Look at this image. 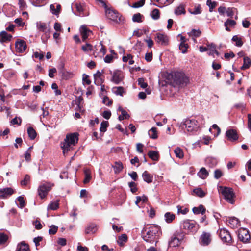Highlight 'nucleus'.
<instances>
[{
    "instance_id": "nucleus-1",
    "label": "nucleus",
    "mask_w": 251,
    "mask_h": 251,
    "mask_svg": "<svg viewBox=\"0 0 251 251\" xmlns=\"http://www.w3.org/2000/svg\"><path fill=\"white\" fill-rule=\"evenodd\" d=\"M168 79H170V83L174 87L178 86L184 87L189 82V79L183 73L180 72H174L168 75Z\"/></svg>"
},
{
    "instance_id": "nucleus-9",
    "label": "nucleus",
    "mask_w": 251,
    "mask_h": 251,
    "mask_svg": "<svg viewBox=\"0 0 251 251\" xmlns=\"http://www.w3.org/2000/svg\"><path fill=\"white\" fill-rule=\"evenodd\" d=\"M211 235L210 233L203 232L199 238V243L201 245L206 246L209 245L211 242Z\"/></svg>"
},
{
    "instance_id": "nucleus-55",
    "label": "nucleus",
    "mask_w": 251,
    "mask_h": 251,
    "mask_svg": "<svg viewBox=\"0 0 251 251\" xmlns=\"http://www.w3.org/2000/svg\"><path fill=\"white\" fill-rule=\"evenodd\" d=\"M128 185L132 193H135L137 191V185L134 182H129Z\"/></svg>"
},
{
    "instance_id": "nucleus-24",
    "label": "nucleus",
    "mask_w": 251,
    "mask_h": 251,
    "mask_svg": "<svg viewBox=\"0 0 251 251\" xmlns=\"http://www.w3.org/2000/svg\"><path fill=\"white\" fill-rule=\"evenodd\" d=\"M197 175L201 178L204 179L208 176L209 173L204 167H202L197 173Z\"/></svg>"
},
{
    "instance_id": "nucleus-14",
    "label": "nucleus",
    "mask_w": 251,
    "mask_h": 251,
    "mask_svg": "<svg viewBox=\"0 0 251 251\" xmlns=\"http://www.w3.org/2000/svg\"><path fill=\"white\" fill-rule=\"evenodd\" d=\"M168 38L167 35L161 33L156 34L155 41L161 45L166 46L168 45Z\"/></svg>"
},
{
    "instance_id": "nucleus-5",
    "label": "nucleus",
    "mask_w": 251,
    "mask_h": 251,
    "mask_svg": "<svg viewBox=\"0 0 251 251\" xmlns=\"http://www.w3.org/2000/svg\"><path fill=\"white\" fill-rule=\"evenodd\" d=\"M105 9L106 16L109 19L116 23H119L124 20L123 17L117 11L109 8L107 6L105 7Z\"/></svg>"
},
{
    "instance_id": "nucleus-54",
    "label": "nucleus",
    "mask_w": 251,
    "mask_h": 251,
    "mask_svg": "<svg viewBox=\"0 0 251 251\" xmlns=\"http://www.w3.org/2000/svg\"><path fill=\"white\" fill-rule=\"evenodd\" d=\"M212 130H215L216 131V133H214L215 136H218L221 131L220 128L216 124L213 125L212 127L209 129L210 132H212Z\"/></svg>"
},
{
    "instance_id": "nucleus-20",
    "label": "nucleus",
    "mask_w": 251,
    "mask_h": 251,
    "mask_svg": "<svg viewBox=\"0 0 251 251\" xmlns=\"http://www.w3.org/2000/svg\"><path fill=\"white\" fill-rule=\"evenodd\" d=\"M174 13L177 16L181 14H185V5L183 3L180 4L175 8Z\"/></svg>"
},
{
    "instance_id": "nucleus-59",
    "label": "nucleus",
    "mask_w": 251,
    "mask_h": 251,
    "mask_svg": "<svg viewBox=\"0 0 251 251\" xmlns=\"http://www.w3.org/2000/svg\"><path fill=\"white\" fill-rule=\"evenodd\" d=\"M145 0H140L139 1L134 3L132 6L134 8H139L142 7L145 3Z\"/></svg>"
},
{
    "instance_id": "nucleus-46",
    "label": "nucleus",
    "mask_w": 251,
    "mask_h": 251,
    "mask_svg": "<svg viewBox=\"0 0 251 251\" xmlns=\"http://www.w3.org/2000/svg\"><path fill=\"white\" fill-rule=\"evenodd\" d=\"M109 125L108 122L106 121H103L101 123L100 131L102 132H104L106 131L107 127Z\"/></svg>"
},
{
    "instance_id": "nucleus-31",
    "label": "nucleus",
    "mask_w": 251,
    "mask_h": 251,
    "mask_svg": "<svg viewBox=\"0 0 251 251\" xmlns=\"http://www.w3.org/2000/svg\"><path fill=\"white\" fill-rule=\"evenodd\" d=\"M236 25V22L233 20L227 19L224 23V25L226 27V30L229 31L230 30L228 26L233 27Z\"/></svg>"
},
{
    "instance_id": "nucleus-64",
    "label": "nucleus",
    "mask_w": 251,
    "mask_h": 251,
    "mask_svg": "<svg viewBox=\"0 0 251 251\" xmlns=\"http://www.w3.org/2000/svg\"><path fill=\"white\" fill-rule=\"evenodd\" d=\"M234 10H235V9L234 8H228L226 11L227 16L230 17H232L234 15Z\"/></svg>"
},
{
    "instance_id": "nucleus-41",
    "label": "nucleus",
    "mask_w": 251,
    "mask_h": 251,
    "mask_svg": "<svg viewBox=\"0 0 251 251\" xmlns=\"http://www.w3.org/2000/svg\"><path fill=\"white\" fill-rule=\"evenodd\" d=\"M174 152L175 153L176 157L180 159L182 158L184 156L183 151L179 147H177L176 149H175L174 150Z\"/></svg>"
},
{
    "instance_id": "nucleus-15",
    "label": "nucleus",
    "mask_w": 251,
    "mask_h": 251,
    "mask_svg": "<svg viewBox=\"0 0 251 251\" xmlns=\"http://www.w3.org/2000/svg\"><path fill=\"white\" fill-rule=\"evenodd\" d=\"M15 191L11 188L7 187L0 189V198L5 199L11 196Z\"/></svg>"
},
{
    "instance_id": "nucleus-12",
    "label": "nucleus",
    "mask_w": 251,
    "mask_h": 251,
    "mask_svg": "<svg viewBox=\"0 0 251 251\" xmlns=\"http://www.w3.org/2000/svg\"><path fill=\"white\" fill-rule=\"evenodd\" d=\"M181 226L183 229L188 230L195 231L197 229L196 227V222L190 220H184L182 223Z\"/></svg>"
},
{
    "instance_id": "nucleus-29",
    "label": "nucleus",
    "mask_w": 251,
    "mask_h": 251,
    "mask_svg": "<svg viewBox=\"0 0 251 251\" xmlns=\"http://www.w3.org/2000/svg\"><path fill=\"white\" fill-rule=\"evenodd\" d=\"M244 63L242 66L241 67V70H245L250 67L251 65V59L249 57H244Z\"/></svg>"
},
{
    "instance_id": "nucleus-8",
    "label": "nucleus",
    "mask_w": 251,
    "mask_h": 251,
    "mask_svg": "<svg viewBox=\"0 0 251 251\" xmlns=\"http://www.w3.org/2000/svg\"><path fill=\"white\" fill-rule=\"evenodd\" d=\"M36 26L37 29L44 33V37L48 39L50 37V27L45 23L41 22H37Z\"/></svg>"
},
{
    "instance_id": "nucleus-19",
    "label": "nucleus",
    "mask_w": 251,
    "mask_h": 251,
    "mask_svg": "<svg viewBox=\"0 0 251 251\" xmlns=\"http://www.w3.org/2000/svg\"><path fill=\"white\" fill-rule=\"evenodd\" d=\"M123 77L120 72L117 71L113 73L111 81L118 84L122 80Z\"/></svg>"
},
{
    "instance_id": "nucleus-38",
    "label": "nucleus",
    "mask_w": 251,
    "mask_h": 251,
    "mask_svg": "<svg viewBox=\"0 0 251 251\" xmlns=\"http://www.w3.org/2000/svg\"><path fill=\"white\" fill-rule=\"evenodd\" d=\"M59 207V201H58L50 202L48 206V210H55Z\"/></svg>"
},
{
    "instance_id": "nucleus-27",
    "label": "nucleus",
    "mask_w": 251,
    "mask_h": 251,
    "mask_svg": "<svg viewBox=\"0 0 251 251\" xmlns=\"http://www.w3.org/2000/svg\"><path fill=\"white\" fill-rule=\"evenodd\" d=\"M206 209L202 205H200L199 207H195L193 208V212L195 214H199L201 213L203 215L205 212Z\"/></svg>"
},
{
    "instance_id": "nucleus-17",
    "label": "nucleus",
    "mask_w": 251,
    "mask_h": 251,
    "mask_svg": "<svg viewBox=\"0 0 251 251\" xmlns=\"http://www.w3.org/2000/svg\"><path fill=\"white\" fill-rule=\"evenodd\" d=\"M80 32L83 41H85L92 33V31L84 25L80 27Z\"/></svg>"
},
{
    "instance_id": "nucleus-62",
    "label": "nucleus",
    "mask_w": 251,
    "mask_h": 251,
    "mask_svg": "<svg viewBox=\"0 0 251 251\" xmlns=\"http://www.w3.org/2000/svg\"><path fill=\"white\" fill-rule=\"evenodd\" d=\"M201 32L200 30L193 29L190 33V35L197 37L200 36Z\"/></svg>"
},
{
    "instance_id": "nucleus-32",
    "label": "nucleus",
    "mask_w": 251,
    "mask_h": 251,
    "mask_svg": "<svg viewBox=\"0 0 251 251\" xmlns=\"http://www.w3.org/2000/svg\"><path fill=\"white\" fill-rule=\"evenodd\" d=\"M164 217L165 221L167 223H170L175 219V215L171 212H168L165 214Z\"/></svg>"
},
{
    "instance_id": "nucleus-2",
    "label": "nucleus",
    "mask_w": 251,
    "mask_h": 251,
    "mask_svg": "<svg viewBox=\"0 0 251 251\" xmlns=\"http://www.w3.org/2000/svg\"><path fill=\"white\" fill-rule=\"evenodd\" d=\"M159 232L160 229L158 226H151L143 229L142 237L146 242L151 243L159 235Z\"/></svg>"
},
{
    "instance_id": "nucleus-53",
    "label": "nucleus",
    "mask_w": 251,
    "mask_h": 251,
    "mask_svg": "<svg viewBox=\"0 0 251 251\" xmlns=\"http://www.w3.org/2000/svg\"><path fill=\"white\" fill-rule=\"evenodd\" d=\"M188 48V45L187 44H185L184 43H181L179 45V50H181L182 53H185L187 51V50Z\"/></svg>"
},
{
    "instance_id": "nucleus-26",
    "label": "nucleus",
    "mask_w": 251,
    "mask_h": 251,
    "mask_svg": "<svg viewBox=\"0 0 251 251\" xmlns=\"http://www.w3.org/2000/svg\"><path fill=\"white\" fill-rule=\"evenodd\" d=\"M17 251H30L29 248L26 244L22 242L17 245Z\"/></svg>"
},
{
    "instance_id": "nucleus-37",
    "label": "nucleus",
    "mask_w": 251,
    "mask_h": 251,
    "mask_svg": "<svg viewBox=\"0 0 251 251\" xmlns=\"http://www.w3.org/2000/svg\"><path fill=\"white\" fill-rule=\"evenodd\" d=\"M157 128L156 127L151 128L148 131V134L150 138L152 139H156L158 137L157 133Z\"/></svg>"
},
{
    "instance_id": "nucleus-48",
    "label": "nucleus",
    "mask_w": 251,
    "mask_h": 251,
    "mask_svg": "<svg viewBox=\"0 0 251 251\" xmlns=\"http://www.w3.org/2000/svg\"><path fill=\"white\" fill-rule=\"evenodd\" d=\"M189 11L192 14L197 15L201 13V6L200 5L196 6L194 7L193 10L191 9L189 10Z\"/></svg>"
},
{
    "instance_id": "nucleus-21",
    "label": "nucleus",
    "mask_w": 251,
    "mask_h": 251,
    "mask_svg": "<svg viewBox=\"0 0 251 251\" xmlns=\"http://www.w3.org/2000/svg\"><path fill=\"white\" fill-rule=\"evenodd\" d=\"M12 36L8 34L6 31H3L0 33V42L1 43L6 42L11 40Z\"/></svg>"
},
{
    "instance_id": "nucleus-28",
    "label": "nucleus",
    "mask_w": 251,
    "mask_h": 251,
    "mask_svg": "<svg viewBox=\"0 0 251 251\" xmlns=\"http://www.w3.org/2000/svg\"><path fill=\"white\" fill-rule=\"evenodd\" d=\"M85 178L83 180L84 184L88 183L90 182L91 179V171L89 169H86L84 170Z\"/></svg>"
},
{
    "instance_id": "nucleus-36",
    "label": "nucleus",
    "mask_w": 251,
    "mask_h": 251,
    "mask_svg": "<svg viewBox=\"0 0 251 251\" xmlns=\"http://www.w3.org/2000/svg\"><path fill=\"white\" fill-rule=\"evenodd\" d=\"M112 91L117 95L123 96L125 93L124 89L123 87H114L112 88Z\"/></svg>"
},
{
    "instance_id": "nucleus-4",
    "label": "nucleus",
    "mask_w": 251,
    "mask_h": 251,
    "mask_svg": "<svg viewBox=\"0 0 251 251\" xmlns=\"http://www.w3.org/2000/svg\"><path fill=\"white\" fill-rule=\"evenodd\" d=\"M204 119L202 117H199L197 120L187 119L184 122L183 125L189 132H192L197 130L200 124H204Z\"/></svg>"
},
{
    "instance_id": "nucleus-18",
    "label": "nucleus",
    "mask_w": 251,
    "mask_h": 251,
    "mask_svg": "<svg viewBox=\"0 0 251 251\" xmlns=\"http://www.w3.org/2000/svg\"><path fill=\"white\" fill-rule=\"evenodd\" d=\"M74 4L76 8L77 11L78 12V15L79 16H85L84 14V11L85 9V4L84 3L76 2Z\"/></svg>"
},
{
    "instance_id": "nucleus-42",
    "label": "nucleus",
    "mask_w": 251,
    "mask_h": 251,
    "mask_svg": "<svg viewBox=\"0 0 251 251\" xmlns=\"http://www.w3.org/2000/svg\"><path fill=\"white\" fill-rule=\"evenodd\" d=\"M206 161L207 164L211 168L215 166L217 163L216 159L212 158H207Z\"/></svg>"
},
{
    "instance_id": "nucleus-7",
    "label": "nucleus",
    "mask_w": 251,
    "mask_h": 251,
    "mask_svg": "<svg viewBox=\"0 0 251 251\" xmlns=\"http://www.w3.org/2000/svg\"><path fill=\"white\" fill-rule=\"evenodd\" d=\"M220 190H221V193L227 202L231 204L234 203L233 197L234 194L232 188L220 186Z\"/></svg>"
},
{
    "instance_id": "nucleus-34",
    "label": "nucleus",
    "mask_w": 251,
    "mask_h": 251,
    "mask_svg": "<svg viewBox=\"0 0 251 251\" xmlns=\"http://www.w3.org/2000/svg\"><path fill=\"white\" fill-rule=\"evenodd\" d=\"M27 131L28 136L31 140H34L36 138L37 133L33 127H29L27 128Z\"/></svg>"
},
{
    "instance_id": "nucleus-22",
    "label": "nucleus",
    "mask_w": 251,
    "mask_h": 251,
    "mask_svg": "<svg viewBox=\"0 0 251 251\" xmlns=\"http://www.w3.org/2000/svg\"><path fill=\"white\" fill-rule=\"evenodd\" d=\"M112 167L114 170L115 174H118L122 171L123 169V165L121 161H116L114 164L112 166Z\"/></svg>"
},
{
    "instance_id": "nucleus-33",
    "label": "nucleus",
    "mask_w": 251,
    "mask_h": 251,
    "mask_svg": "<svg viewBox=\"0 0 251 251\" xmlns=\"http://www.w3.org/2000/svg\"><path fill=\"white\" fill-rule=\"evenodd\" d=\"M179 244V240L176 236H173L171 240L169 242V246L170 247H176L178 246Z\"/></svg>"
},
{
    "instance_id": "nucleus-39",
    "label": "nucleus",
    "mask_w": 251,
    "mask_h": 251,
    "mask_svg": "<svg viewBox=\"0 0 251 251\" xmlns=\"http://www.w3.org/2000/svg\"><path fill=\"white\" fill-rule=\"evenodd\" d=\"M232 41L235 42V45L237 47H241L243 44L241 38L238 35L233 36L232 38Z\"/></svg>"
},
{
    "instance_id": "nucleus-60",
    "label": "nucleus",
    "mask_w": 251,
    "mask_h": 251,
    "mask_svg": "<svg viewBox=\"0 0 251 251\" xmlns=\"http://www.w3.org/2000/svg\"><path fill=\"white\" fill-rule=\"evenodd\" d=\"M58 230V227L52 225L51 226L49 230V233L50 234H55Z\"/></svg>"
},
{
    "instance_id": "nucleus-51",
    "label": "nucleus",
    "mask_w": 251,
    "mask_h": 251,
    "mask_svg": "<svg viewBox=\"0 0 251 251\" xmlns=\"http://www.w3.org/2000/svg\"><path fill=\"white\" fill-rule=\"evenodd\" d=\"M81 48L84 52H88L92 50L93 46L91 44L87 43L85 45L82 46Z\"/></svg>"
},
{
    "instance_id": "nucleus-57",
    "label": "nucleus",
    "mask_w": 251,
    "mask_h": 251,
    "mask_svg": "<svg viewBox=\"0 0 251 251\" xmlns=\"http://www.w3.org/2000/svg\"><path fill=\"white\" fill-rule=\"evenodd\" d=\"M17 201H19V206L21 208H23L25 206V201L24 198L22 196H19L17 198Z\"/></svg>"
},
{
    "instance_id": "nucleus-11",
    "label": "nucleus",
    "mask_w": 251,
    "mask_h": 251,
    "mask_svg": "<svg viewBox=\"0 0 251 251\" xmlns=\"http://www.w3.org/2000/svg\"><path fill=\"white\" fill-rule=\"evenodd\" d=\"M219 235L223 242L229 243L231 240V236L230 233L225 229H221L219 231Z\"/></svg>"
},
{
    "instance_id": "nucleus-30",
    "label": "nucleus",
    "mask_w": 251,
    "mask_h": 251,
    "mask_svg": "<svg viewBox=\"0 0 251 251\" xmlns=\"http://www.w3.org/2000/svg\"><path fill=\"white\" fill-rule=\"evenodd\" d=\"M127 241V236L126 234H123L118 237L117 243L120 246H123L124 244Z\"/></svg>"
},
{
    "instance_id": "nucleus-58",
    "label": "nucleus",
    "mask_w": 251,
    "mask_h": 251,
    "mask_svg": "<svg viewBox=\"0 0 251 251\" xmlns=\"http://www.w3.org/2000/svg\"><path fill=\"white\" fill-rule=\"evenodd\" d=\"M223 176L222 172L219 169H216L214 171V177L218 179Z\"/></svg>"
},
{
    "instance_id": "nucleus-61",
    "label": "nucleus",
    "mask_w": 251,
    "mask_h": 251,
    "mask_svg": "<svg viewBox=\"0 0 251 251\" xmlns=\"http://www.w3.org/2000/svg\"><path fill=\"white\" fill-rule=\"evenodd\" d=\"M30 180V176L28 175H26L23 180L21 181V184L22 185H26Z\"/></svg>"
},
{
    "instance_id": "nucleus-52",
    "label": "nucleus",
    "mask_w": 251,
    "mask_h": 251,
    "mask_svg": "<svg viewBox=\"0 0 251 251\" xmlns=\"http://www.w3.org/2000/svg\"><path fill=\"white\" fill-rule=\"evenodd\" d=\"M138 84L143 89L147 88L148 86V84L145 82V80L143 78H138Z\"/></svg>"
},
{
    "instance_id": "nucleus-25",
    "label": "nucleus",
    "mask_w": 251,
    "mask_h": 251,
    "mask_svg": "<svg viewBox=\"0 0 251 251\" xmlns=\"http://www.w3.org/2000/svg\"><path fill=\"white\" fill-rule=\"evenodd\" d=\"M97 230V226L94 224H90L85 229L86 234H93Z\"/></svg>"
},
{
    "instance_id": "nucleus-3",
    "label": "nucleus",
    "mask_w": 251,
    "mask_h": 251,
    "mask_svg": "<svg viewBox=\"0 0 251 251\" xmlns=\"http://www.w3.org/2000/svg\"><path fill=\"white\" fill-rule=\"evenodd\" d=\"M78 134L73 133L67 135L64 141L61 144V147L63 150V153L65 154L71 149L72 146H75L78 140Z\"/></svg>"
},
{
    "instance_id": "nucleus-44",
    "label": "nucleus",
    "mask_w": 251,
    "mask_h": 251,
    "mask_svg": "<svg viewBox=\"0 0 251 251\" xmlns=\"http://www.w3.org/2000/svg\"><path fill=\"white\" fill-rule=\"evenodd\" d=\"M142 17H143V15H142L139 13L135 14L132 16V21L134 22H138V23L142 22Z\"/></svg>"
},
{
    "instance_id": "nucleus-6",
    "label": "nucleus",
    "mask_w": 251,
    "mask_h": 251,
    "mask_svg": "<svg viewBox=\"0 0 251 251\" xmlns=\"http://www.w3.org/2000/svg\"><path fill=\"white\" fill-rule=\"evenodd\" d=\"M53 186L54 184L51 182H45L42 183L38 189L39 197L41 199L44 198Z\"/></svg>"
},
{
    "instance_id": "nucleus-35",
    "label": "nucleus",
    "mask_w": 251,
    "mask_h": 251,
    "mask_svg": "<svg viewBox=\"0 0 251 251\" xmlns=\"http://www.w3.org/2000/svg\"><path fill=\"white\" fill-rule=\"evenodd\" d=\"M148 155L149 157L154 161H157L159 159V154L155 151H149Z\"/></svg>"
},
{
    "instance_id": "nucleus-40",
    "label": "nucleus",
    "mask_w": 251,
    "mask_h": 251,
    "mask_svg": "<svg viewBox=\"0 0 251 251\" xmlns=\"http://www.w3.org/2000/svg\"><path fill=\"white\" fill-rule=\"evenodd\" d=\"M228 223L230 225V226L234 228L238 226L239 222L237 218L233 217L229 219Z\"/></svg>"
},
{
    "instance_id": "nucleus-50",
    "label": "nucleus",
    "mask_w": 251,
    "mask_h": 251,
    "mask_svg": "<svg viewBox=\"0 0 251 251\" xmlns=\"http://www.w3.org/2000/svg\"><path fill=\"white\" fill-rule=\"evenodd\" d=\"M216 49V45L213 44L211 43L210 44L208 45V50H209L210 51L208 53L209 55H213L214 54V51H215Z\"/></svg>"
},
{
    "instance_id": "nucleus-16",
    "label": "nucleus",
    "mask_w": 251,
    "mask_h": 251,
    "mask_svg": "<svg viewBox=\"0 0 251 251\" xmlns=\"http://www.w3.org/2000/svg\"><path fill=\"white\" fill-rule=\"evenodd\" d=\"M227 139L231 141H234L238 139V136L236 130L233 129H228L226 132Z\"/></svg>"
},
{
    "instance_id": "nucleus-63",
    "label": "nucleus",
    "mask_w": 251,
    "mask_h": 251,
    "mask_svg": "<svg viewBox=\"0 0 251 251\" xmlns=\"http://www.w3.org/2000/svg\"><path fill=\"white\" fill-rule=\"evenodd\" d=\"M102 76V73L98 71L96 74L94 75V77L95 80V83H99V79L100 78L101 76Z\"/></svg>"
},
{
    "instance_id": "nucleus-49",
    "label": "nucleus",
    "mask_w": 251,
    "mask_h": 251,
    "mask_svg": "<svg viewBox=\"0 0 251 251\" xmlns=\"http://www.w3.org/2000/svg\"><path fill=\"white\" fill-rule=\"evenodd\" d=\"M206 4L209 7V11L212 12L213 9L217 5V2L215 1L212 2L211 0H207Z\"/></svg>"
},
{
    "instance_id": "nucleus-47",
    "label": "nucleus",
    "mask_w": 251,
    "mask_h": 251,
    "mask_svg": "<svg viewBox=\"0 0 251 251\" xmlns=\"http://www.w3.org/2000/svg\"><path fill=\"white\" fill-rule=\"evenodd\" d=\"M122 115L119 116L118 119L120 121H122L124 119H127L130 117L129 115L127 113V112L126 110H122Z\"/></svg>"
},
{
    "instance_id": "nucleus-43",
    "label": "nucleus",
    "mask_w": 251,
    "mask_h": 251,
    "mask_svg": "<svg viewBox=\"0 0 251 251\" xmlns=\"http://www.w3.org/2000/svg\"><path fill=\"white\" fill-rule=\"evenodd\" d=\"M193 192L196 194V196L200 197H203L205 196V193L200 188L194 189Z\"/></svg>"
},
{
    "instance_id": "nucleus-23",
    "label": "nucleus",
    "mask_w": 251,
    "mask_h": 251,
    "mask_svg": "<svg viewBox=\"0 0 251 251\" xmlns=\"http://www.w3.org/2000/svg\"><path fill=\"white\" fill-rule=\"evenodd\" d=\"M143 180L148 183L152 182L153 176L148 171H144L142 175Z\"/></svg>"
},
{
    "instance_id": "nucleus-45",
    "label": "nucleus",
    "mask_w": 251,
    "mask_h": 251,
    "mask_svg": "<svg viewBox=\"0 0 251 251\" xmlns=\"http://www.w3.org/2000/svg\"><path fill=\"white\" fill-rule=\"evenodd\" d=\"M151 16L154 20L158 19L160 17L159 10L157 9H153L151 12Z\"/></svg>"
},
{
    "instance_id": "nucleus-10",
    "label": "nucleus",
    "mask_w": 251,
    "mask_h": 251,
    "mask_svg": "<svg viewBox=\"0 0 251 251\" xmlns=\"http://www.w3.org/2000/svg\"><path fill=\"white\" fill-rule=\"evenodd\" d=\"M238 236L240 240L244 243L249 242L251 238L249 231L246 228L239 229Z\"/></svg>"
},
{
    "instance_id": "nucleus-56",
    "label": "nucleus",
    "mask_w": 251,
    "mask_h": 251,
    "mask_svg": "<svg viewBox=\"0 0 251 251\" xmlns=\"http://www.w3.org/2000/svg\"><path fill=\"white\" fill-rule=\"evenodd\" d=\"M8 240V236L3 233H0V244H3L5 243Z\"/></svg>"
},
{
    "instance_id": "nucleus-13",
    "label": "nucleus",
    "mask_w": 251,
    "mask_h": 251,
    "mask_svg": "<svg viewBox=\"0 0 251 251\" xmlns=\"http://www.w3.org/2000/svg\"><path fill=\"white\" fill-rule=\"evenodd\" d=\"M15 47L16 51L19 53H23L27 48L26 42L23 40H19L16 42Z\"/></svg>"
}]
</instances>
